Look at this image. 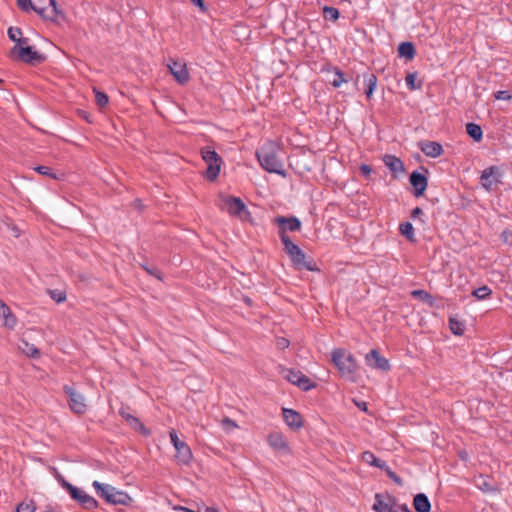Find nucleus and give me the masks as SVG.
Masks as SVG:
<instances>
[{
  "mask_svg": "<svg viewBox=\"0 0 512 512\" xmlns=\"http://www.w3.org/2000/svg\"><path fill=\"white\" fill-rule=\"evenodd\" d=\"M133 206L139 210L143 208L142 201L140 199H135L133 202Z\"/></svg>",
  "mask_w": 512,
  "mask_h": 512,
  "instance_id": "e2e57ef3",
  "label": "nucleus"
},
{
  "mask_svg": "<svg viewBox=\"0 0 512 512\" xmlns=\"http://www.w3.org/2000/svg\"><path fill=\"white\" fill-rule=\"evenodd\" d=\"M53 469L56 470L55 468H53ZM55 472H56L57 481L67 491V487L72 486V484L69 483L68 481H66L65 478L60 473H58L57 471H55Z\"/></svg>",
  "mask_w": 512,
  "mask_h": 512,
  "instance_id": "3c124183",
  "label": "nucleus"
},
{
  "mask_svg": "<svg viewBox=\"0 0 512 512\" xmlns=\"http://www.w3.org/2000/svg\"><path fill=\"white\" fill-rule=\"evenodd\" d=\"M331 358L342 377H345L351 382L356 381L358 364L351 353L347 352L345 349L338 348L332 351Z\"/></svg>",
  "mask_w": 512,
  "mask_h": 512,
  "instance_id": "f03ea898",
  "label": "nucleus"
},
{
  "mask_svg": "<svg viewBox=\"0 0 512 512\" xmlns=\"http://www.w3.org/2000/svg\"><path fill=\"white\" fill-rule=\"evenodd\" d=\"M119 414L135 431L140 432L144 436H148L150 434V431L142 424V422L128 412V408L122 407L119 410Z\"/></svg>",
  "mask_w": 512,
  "mask_h": 512,
  "instance_id": "dca6fc26",
  "label": "nucleus"
},
{
  "mask_svg": "<svg viewBox=\"0 0 512 512\" xmlns=\"http://www.w3.org/2000/svg\"><path fill=\"white\" fill-rule=\"evenodd\" d=\"M222 209H225L231 216H237L241 220H248L251 213L247 210L245 203L238 197L221 196Z\"/></svg>",
  "mask_w": 512,
  "mask_h": 512,
  "instance_id": "0eeeda50",
  "label": "nucleus"
},
{
  "mask_svg": "<svg viewBox=\"0 0 512 512\" xmlns=\"http://www.w3.org/2000/svg\"><path fill=\"white\" fill-rule=\"evenodd\" d=\"M397 507H399L400 511L401 512H413L409 509V507L407 506V504H401V505H398Z\"/></svg>",
  "mask_w": 512,
  "mask_h": 512,
  "instance_id": "0e129e2a",
  "label": "nucleus"
},
{
  "mask_svg": "<svg viewBox=\"0 0 512 512\" xmlns=\"http://www.w3.org/2000/svg\"><path fill=\"white\" fill-rule=\"evenodd\" d=\"M170 64H168V68L177 82L181 85L186 84L189 81V72L187 70L185 63L177 62L173 59H170Z\"/></svg>",
  "mask_w": 512,
  "mask_h": 512,
  "instance_id": "ddd939ff",
  "label": "nucleus"
},
{
  "mask_svg": "<svg viewBox=\"0 0 512 512\" xmlns=\"http://www.w3.org/2000/svg\"><path fill=\"white\" fill-rule=\"evenodd\" d=\"M274 223L279 226V230L285 229V233L287 231L295 232L301 229V221L294 216H277L274 218Z\"/></svg>",
  "mask_w": 512,
  "mask_h": 512,
  "instance_id": "a211bd4d",
  "label": "nucleus"
},
{
  "mask_svg": "<svg viewBox=\"0 0 512 512\" xmlns=\"http://www.w3.org/2000/svg\"><path fill=\"white\" fill-rule=\"evenodd\" d=\"M363 80H364V83H365V94H366V97L368 99H370L373 95V92L376 88V85H377V77L375 76V74L371 73V72H365L363 74Z\"/></svg>",
  "mask_w": 512,
  "mask_h": 512,
  "instance_id": "bb28decb",
  "label": "nucleus"
},
{
  "mask_svg": "<svg viewBox=\"0 0 512 512\" xmlns=\"http://www.w3.org/2000/svg\"><path fill=\"white\" fill-rule=\"evenodd\" d=\"M416 77H417L416 72L407 73V75L405 77L406 85H407L408 89L411 91L418 90V89L422 88V85H423L422 81L417 82Z\"/></svg>",
  "mask_w": 512,
  "mask_h": 512,
  "instance_id": "473e14b6",
  "label": "nucleus"
},
{
  "mask_svg": "<svg viewBox=\"0 0 512 512\" xmlns=\"http://www.w3.org/2000/svg\"><path fill=\"white\" fill-rule=\"evenodd\" d=\"M20 349L30 358L36 359L40 357L39 350L33 344H30L27 341L21 342Z\"/></svg>",
  "mask_w": 512,
  "mask_h": 512,
  "instance_id": "7c9ffc66",
  "label": "nucleus"
},
{
  "mask_svg": "<svg viewBox=\"0 0 512 512\" xmlns=\"http://www.w3.org/2000/svg\"><path fill=\"white\" fill-rule=\"evenodd\" d=\"M502 237L505 243H509L512 245V232L504 231L502 233Z\"/></svg>",
  "mask_w": 512,
  "mask_h": 512,
  "instance_id": "4d7b16f0",
  "label": "nucleus"
},
{
  "mask_svg": "<svg viewBox=\"0 0 512 512\" xmlns=\"http://www.w3.org/2000/svg\"><path fill=\"white\" fill-rule=\"evenodd\" d=\"M411 296L413 298L419 299L422 302L428 304V306L431 307V308L436 306L435 298L430 293H428L425 290H422V289L413 290L411 292Z\"/></svg>",
  "mask_w": 512,
  "mask_h": 512,
  "instance_id": "cd10ccee",
  "label": "nucleus"
},
{
  "mask_svg": "<svg viewBox=\"0 0 512 512\" xmlns=\"http://www.w3.org/2000/svg\"><path fill=\"white\" fill-rule=\"evenodd\" d=\"M362 460L369 465H372L377 468H386V462L377 458L372 452L365 451L362 454Z\"/></svg>",
  "mask_w": 512,
  "mask_h": 512,
  "instance_id": "c85d7f7f",
  "label": "nucleus"
},
{
  "mask_svg": "<svg viewBox=\"0 0 512 512\" xmlns=\"http://www.w3.org/2000/svg\"><path fill=\"white\" fill-rule=\"evenodd\" d=\"M8 37L13 42H17L20 37H22V31L18 27H10L7 31Z\"/></svg>",
  "mask_w": 512,
  "mask_h": 512,
  "instance_id": "c03bdc74",
  "label": "nucleus"
},
{
  "mask_svg": "<svg viewBox=\"0 0 512 512\" xmlns=\"http://www.w3.org/2000/svg\"><path fill=\"white\" fill-rule=\"evenodd\" d=\"M466 133L476 142L481 141L483 138L482 128L476 123H467Z\"/></svg>",
  "mask_w": 512,
  "mask_h": 512,
  "instance_id": "c756f323",
  "label": "nucleus"
},
{
  "mask_svg": "<svg viewBox=\"0 0 512 512\" xmlns=\"http://www.w3.org/2000/svg\"><path fill=\"white\" fill-rule=\"evenodd\" d=\"M502 172L500 168L497 166H490L486 168L481 175L482 186L490 191L493 185H496L501 182Z\"/></svg>",
  "mask_w": 512,
  "mask_h": 512,
  "instance_id": "f8f14e48",
  "label": "nucleus"
},
{
  "mask_svg": "<svg viewBox=\"0 0 512 512\" xmlns=\"http://www.w3.org/2000/svg\"><path fill=\"white\" fill-rule=\"evenodd\" d=\"M384 164L389 168V170L393 173L394 177H397L398 174L403 173L405 171L404 164L400 158L395 155L386 154L383 157Z\"/></svg>",
  "mask_w": 512,
  "mask_h": 512,
  "instance_id": "412c9836",
  "label": "nucleus"
},
{
  "mask_svg": "<svg viewBox=\"0 0 512 512\" xmlns=\"http://www.w3.org/2000/svg\"><path fill=\"white\" fill-rule=\"evenodd\" d=\"M399 230L401 234L409 241L415 240L414 228L410 222H404L400 224Z\"/></svg>",
  "mask_w": 512,
  "mask_h": 512,
  "instance_id": "72a5a7b5",
  "label": "nucleus"
},
{
  "mask_svg": "<svg viewBox=\"0 0 512 512\" xmlns=\"http://www.w3.org/2000/svg\"><path fill=\"white\" fill-rule=\"evenodd\" d=\"M398 506V500L391 494H375V501L373 504V510L376 512H398L396 507Z\"/></svg>",
  "mask_w": 512,
  "mask_h": 512,
  "instance_id": "9d476101",
  "label": "nucleus"
},
{
  "mask_svg": "<svg viewBox=\"0 0 512 512\" xmlns=\"http://www.w3.org/2000/svg\"><path fill=\"white\" fill-rule=\"evenodd\" d=\"M256 156L263 169L270 173L284 175L283 164L277 157L276 145L273 142L264 144L257 150Z\"/></svg>",
  "mask_w": 512,
  "mask_h": 512,
  "instance_id": "7ed1b4c3",
  "label": "nucleus"
},
{
  "mask_svg": "<svg viewBox=\"0 0 512 512\" xmlns=\"http://www.w3.org/2000/svg\"><path fill=\"white\" fill-rule=\"evenodd\" d=\"M118 512H124L123 510H119Z\"/></svg>",
  "mask_w": 512,
  "mask_h": 512,
  "instance_id": "774afa93",
  "label": "nucleus"
},
{
  "mask_svg": "<svg viewBox=\"0 0 512 512\" xmlns=\"http://www.w3.org/2000/svg\"><path fill=\"white\" fill-rule=\"evenodd\" d=\"M50 297L55 300L57 303H61L66 300V293L64 291L55 289L48 290Z\"/></svg>",
  "mask_w": 512,
  "mask_h": 512,
  "instance_id": "a19ab883",
  "label": "nucleus"
},
{
  "mask_svg": "<svg viewBox=\"0 0 512 512\" xmlns=\"http://www.w3.org/2000/svg\"><path fill=\"white\" fill-rule=\"evenodd\" d=\"M413 507L417 512H430L431 503L424 493H418L413 498Z\"/></svg>",
  "mask_w": 512,
  "mask_h": 512,
  "instance_id": "b1692460",
  "label": "nucleus"
},
{
  "mask_svg": "<svg viewBox=\"0 0 512 512\" xmlns=\"http://www.w3.org/2000/svg\"><path fill=\"white\" fill-rule=\"evenodd\" d=\"M282 415L285 423L292 429L298 430L303 426L302 417L294 409L283 408Z\"/></svg>",
  "mask_w": 512,
  "mask_h": 512,
  "instance_id": "6ab92c4d",
  "label": "nucleus"
},
{
  "mask_svg": "<svg viewBox=\"0 0 512 512\" xmlns=\"http://www.w3.org/2000/svg\"><path fill=\"white\" fill-rule=\"evenodd\" d=\"M63 390L69 397V407L71 410L77 414H83L87 408L84 396L69 385H64Z\"/></svg>",
  "mask_w": 512,
  "mask_h": 512,
  "instance_id": "9b49d317",
  "label": "nucleus"
},
{
  "mask_svg": "<svg viewBox=\"0 0 512 512\" xmlns=\"http://www.w3.org/2000/svg\"><path fill=\"white\" fill-rule=\"evenodd\" d=\"M449 328L454 335L461 336L464 333V323L459 321L456 317L449 318Z\"/></svg>",
  "mask_w": 512,
  "mask_h": 512,
  "instance_id": "2f4dec72",
  "label": "nucleus"
},
{
  "mask_svg": "<svg viewBox=\"0 0 512 512\" xmlns=\"http://www.w3.org/2000/svg\"><path fill=\"white\" fill-rule=\"evenodd\" d=\"M34 510L35 506L32 501L30 503L22 502L16 508V512H34Z\"/></svg>",
  "mask_w": 512,
  "mask_h": 512,
  "instance_id": "a18cd8bd",
  "label": "nucleus"
},
{
  "mask_svg": "<svg viewBox=\"0 0 512 512\" xmlns=\"http://www.w3.org/2000/svg\"><path fill=\"white\" fill-rule=\"evenodd\" d=\"M9 58L12 60H20L27 64H37L45 60V56L33 50L31 46L18 47L14 46L9 51Z\"/></svg>",
  "mask_w": 512,
  "mask_h": 512,
  "instance_id": "423d86ee",
  "label": "nucleus"
},
{
  "mask_svg": "<svg viewBox=\"0 0 512 512\" xmlns=\"http://www.w3.org/2000/svg\"><path fill=\"white\" fill-rule=\"evenodd\" d=\"M359 169L365 178H368L372 173V168L368 164H361Z\"/></svg>",
  "mask_w": 512,
  "mask_h": 512,
  "instance_id": "603ef678",
  "label": "nucleus"
},
{
  "mask_svg": "<svg viewBox=\"0 0 512 512\" xmlns=\"http://www.w3.org/2000/svg\"><path fill=\"white\" fill-rule=\"evenodd\" d=\"M96 103L99 107H105L108 104L109 98L106 93L101 91H95Z\"/></svg>",
  "mask_w": 512,
  "mask_h": 512,
  "instance_id": "37998d69",
  "label": "nucleus"
},
{
  "mask_svg": "<svg viewBox=\"0 0 512 512\" xmlns=\"http://www.w3.org/2000/svg\"><path fill=\"white\" fill-rule=\"evenodd\" d=\"M346 82L347 79L344 77V74L340 70L336 69L333 79L330 80V84L333 87L338 88L341 86L342 83Z\"/></svg>",
  "mask_w": 512,
  "mask_h": 512,
  "instance_id": "4c0bfd02",
  "label": "nucleus"
},
{
  "mask_svg": "<svg viewBox=\"0 0 512 512\" xmlns=\"http://www.w3.org/2000/svg\"><path fill=\"white\" fill-rule=\"evenodd\" d=\"M340 16V12L337 8L331 6L323 7V17L325 20L336 21Z\"/></svg>",
  "mask_w": 512,
  "mask_h": 512,
  "instance_id": "f704fd0d",
  "label": "nucleus"
},
{
  "mask_svg": "<svg viewBox=\"0 0 512 512\" xmlns=\"http://www.w3.org/2000/svg\"><path fill=\"white\" fill-rule=\"evenodd\" d=\"M416 50L412 42H402L398 46V55L410 61L415 57Z\"/></svg>",
  "mask_w": 512,
  "mask_h": 512,
  "instance_id": "a878e982",
  "label": "nucleus"
},
{
  "mask_svg": "<svg viewBox=\"0 0 512 512\" xmlns=\"http://www.w3.org/2000/svg\"><path fill=\"white\" fill-rule=\"evenodd\" d=\"M202 507H198V510H193V509H190V508H187V507H183V506H176L174 507V510H180V511H184V512H202Z\"/></svg>",
  "mask_w": 512,
  "mask_h": 512,
  "instance_id": "6e6d98bb",
  "label": "nucleus"
},
{
  "mask_svg": "<svg viewBox=\"0 0 512 512\" xmlns=\"http://www.w3.org/2000/svg\"><path fill=\"white\" fill-rule=\"evenodd\" d=\"M171 442L176 450V460L181 465H188L192 460V452L190 447L178 438L174 429L169 432Z\"/></svg>",
  "mask_w": 512,
  "mask_h": 512,
  "instance_id": "6e6552de",
  "label": "nucleus"
},
{
  "mask_svg": "<svg viewBox=\"0 0 512 512\" xmlns=\"http://www.w3.org/2000/svg\"><path fill=\"white\" fill-rule=\"evenodd\" d=\"M92 486L97 492V495L104 499L106 502L111 504L112 500V493L114 491V487L108 484L100 483L99 481H94L92 483Z\"/></svg>",
  "mask_w": 512,
  "mask_h": 512,
  "instance_id": "5701e85b",
  "label": "nucleus"
},
{
  "mask_svg": "<svg viewBox=\"0 0 512 512\" xmlns=\"http://www.w3.org/2000/svg\"><path fill=\"white\" fill-rule=\"evenodd\" d=\"M36 6H45L48 8V10L51 8L48 4V1L47 0H37V4H35Z\"/></svg>",
  "mask_w": 512,
  "mask_h": 512,
  "instance_id": "680f3d73",
  "label": "nucleus"
},
{
  "mask_svg": "<svg viewBox=\"0 0 512 512\" xmlns=\"http://www.w3.org/2000/svg\"><path fill=\"white\" fill-rule=\"evenodd\" d=\"M18 7L28 12L30 10L35 11L38 15H40L45 20L56 21L59 17L64 19V13L58 8L56 0H47L49 6L51 7L49 10L45 6H36L32 3L31 0H16Z\"/></svg>",
  "mask_w": 512,
  "mask_h": 512,
  "instance_id": "20e7f679",
  "label": "nucleus"
},
{
  "mask_svg": "<svg viewBox=\"0 0 512 512\" xmlns=\"http://www.w3.org/2000/svg\"><path fill=\"white\" fill-rule=\"evenodd\" d=\"M366 362L367 365H369L372 368L379 369L381 371L390 370L389 361L385 357L381 356L376 349H372L366 355Z\"/></svg>",
  "mask_w": 512,
  "mask_h": 512,
  "instance_id": "2eb2a0df",
  "label": "nucleus"
},
{
  "mask_svg": "<svg viewBox=\"0 0 512 512\" xmlns=\"http://www.w3.org/2000/svg\"><path fill=\"white\" fill-rule=\"evenodd\" d=\"M195 6L199 7L201 11H206L207 7L204 0H190Z\"/></svg>",
  "mask_w": 512,
  "mask_h": 512,
  "instance_id": "5fc2aeb1",
  "label": "nucleus"
},
{
  "mask_svg": "<svg viewBox=\"0 0 512 512\" xmlns=\"http://www.w3.org/2000/svg\"><path fill=\"white\" fill-rule=\"evenodd\" d=\"M82 116H83V118H85L86 120H88V117H87V115H86V113H85V112H82Z\"/></svg>",
  "mask_w": 512,
  "mask_h": 512,
  "instance_id": "338daca9",
  "label": "nucleus"
},
{
  "mask_svg": "<svg viewBox=\"0 0 512 512\" xmlns=\"http://www.w3.org/2000/svg\"><path fill=\"white\" fill-rule=\"evenodd\" d=\"M354 402L358 408H360L362 411L367 412V403L366 402H357V401H354Z\"/></svg>",
  "mask_w": 512,
  "mask_h": 512,
  "instance_id": "052dcab7",
  "label": "nucleus"
},
{
  "mask_svg": "<svg viewBox=\"0 0 512 512\" xmlns=\"http://www.w3.org/2000/svg\"><path fill=\"white\" fill-rule=\"evenodd\" d=\"M67 492L70 497L78 502L84 509L91 510L98 507V502L95 498L74 485L67 487Z\"/></svg>",
  "mask_w": 512,
  "mask_h": 512,
  "instance_id": "1a4fd4ad",
  "label": "nucleus"
},
{
  "mask_svg": "<svg viewBox=\"0 0 512 512\" xmlns=\"http://www.w3.org/2000/svg\"><path fill=\"white\" fill-rule=\"evenodd\" d=\"M298 380L299 381L297 383V386L304 391H309L310 389L316 387V383L312 382L311 379L308 378L303 373L301 374L300 378H298Z\"/></svg>",
  "mask_w": 512,
  "mask_h": 512,
  "instance_id": "c9c22d12",
  "label": "nucleus"
},
{
  "mask_svg": "<svg viewBox=\"0 0 512 512\" xmlns=\"http://www.w3.org/2000/svg\"><path fill=\"white\" fill-rule=\"evenodd\" d=\"M491 293V289L488 286L484 285L473 290L472 295L478 300H484L488 298L491 295Z\"/></svg>",
  "mask_w": 512,
  "mask_h": 512,
  "instance_id": "e433bc0d",
  "label": "nucleus"
},
{
  "mask_svg": "<svg viewBox=\"0 0 512 512\" xmlns=\"http://www.w3.org/2000/svg\"><path fill=\"white\" fill-rule=\"evenodd\" d=\"M409 181L414 188V195L420 197L424 194L428 186L427 177L417 171H413L409 176Z\"/></svg>",
  "mask_w": 512,
  "mask_h": 512,
  "instance_id": "f3484780",
  "label": "nucleus"
},
{
  "mask_svg": "<svg viewBox=\"0 0 512 512\" xmlns=\"http://www.w3.org/2000/svg\"><path fill=\"white\" fill-rule=\"evenodd\" d=\"M202 508H203L204 512H219L216 508L208 507V506H205V505H203Z\"/></svg>",
  "mask_w": 512,
  "mask_h": 512,
  "instance_id": "69168bd1",
  "label": "nucleus"
},
{
  "mask_svg": "<svg viewBox=\"0 0 512 512\" xmlns=\"http://www.w3.org/2000/svg\"><path fill=\"white\" fill-rule=\"evenodd\" d=\"M419 146L421 151L431 158H437L444 153L442 145L435 141H422Z\"/></svg>",
  "mask_w": 512,
  "mask_h": 512,
  "instance_id": "aec40b11",
  "label": "nucleus"
},
{
  "mask_svg": "<svg viewBox=\"0 0 512 512\" xmlns=\"http://www.w3.org/2000/svg\"><path fill=\"white\" fill-rule=\"evenodd\" d=\"M34 170L41 175H45V176L51 177L53 179H58L57 175L48 166L40 165V166L35 167Z\"/></svg>",
  "mask_w": 512,
  "mask_h": 512,
  "instance_id": "79ce46f5",
  "label": "nucleus"
},
{
  "mask_svg": "<svg viewBox=\"0 0 512 512\" xmlns=\"http://www.w3.org/2000/svg\"><path fill=\"white\" fill-rule=\"evenodd\" d=\"M132 502L133 499L128 493L120 491L114 487L111 504L129 506Z\"/></svg>",
  "mask_w": 512,
  "mask_h": 512,
  "instance_id": "393cba45",
  "label": "nucleus"
},
{
  "mask_svg": "<svg viewBox=\"0 0 512 512\" xmlns=\"http://www.w3.org/2000/svg\"><path fill=\"white\" fill-rule=\"evenodd\" d=\"M201 155L202 159L208 165L205 177L211 182L215 181L220 173L222 158L210 147H203L201 149Z\"/></svg>",
  "mask_w": 512,
  "mask_h": 512,
  "instance_id": "39448f33",
  "label": "nucleus"
},
{
  "mask_svg": "<svg viewBox=\"0 0 512 512\" xmlns=\"http://www.w3.org/2000/svg\"><path fill=\"white\" fill-rule=\"evenodd\" d=\"M278 234L282 244L284 245L283 250L289 256L295 269H305L307 271L319 270L312 258L309 260L306 259L304 251L290 239L287 233H285V229H280Z\"/></svg>",
  "mask_w": 512,
  "mask_h": 512,
  "instance_id": "f257e3e1",
  "label": "nucleus"
},
{
  "mask_svg": "<svg viewBox=\"0 0 512 512\" xmlns=\"http://www.w3.org/2000/svg\"><path fill=\"white\" fill-rule=\"evenodd\" d=\"M267 441L269 445L277 452H281L284 454L291 453V449L288 445V442L284 438L281 432H272L268 435Z\"/></svg>",
  "mask_w": 512,
  "mask_h": 512,
  "instance_id": "4468645a",
  "label": "nucleus"
},
{
  "mask_svg": "<svg viewBox=\"0 0 512 512\" xmlns=\"http://www.w3.org/2000/svg\"><path fill=\"white\" fill-rule=\"evenodd\" d=\"M28 42H29V39H28V38L20 37V38L18 39V41L16 42V45H15V46H18V47H25V46H29V45H28Z\"/></svg>",
  "mask_w": 512,
  "mask_h": 512,
  "instance_id": "bf43d9fd",
  "label": "nucleus"
},
{
  "mask_svg": "<svg viewBox=\"0 0 512 512\" xmlns=\"http://www.w3.org/2000/svg\"><path fill=\"white\" fill-rule=\"evenodd\" d=\"M511 94L507 90H500L494 93V98L497 100H510Z\"/></svg>",
  "mask_w": 512,
  "mask_h": 512,
  "instance_id": "09e8293b",
  "label": "nucleus"
},
{
  "mask_svg": "<svg viewBox=\"0 0 512 512\" xmlns=\"http://www.w3.org/2000/svg\"><path fill=\"white\" fill-rule=\"evenodd\" d=\"M0 317L4 319V326L13 329L16 326L17 319L10 308L0 299Z\"/></svg>",
  "mask_w": 512,
  "mask_h": 512,
  "instance_id": "4be33fe9",
  "label": "nucleus"
},
{
  "mask_svg": "<svg viewBox=\"0 0 512 512\" xmlns=\"http://www.w3.org/2000/svg\"><path fill=\"white\" fill-rule=\"evenodd\" d=\"M141 266H142V268H143V269H144L148 274H150V275H152V276L156 277L157 279H160V280L162 279V278H161V273H160V271L158 270V268H157V267H155V266L149 267V266H147V265H145V264H143V265H141Z\"/></svg>",
  "mask_w": 512,
  "mask_h": 512,
  "instance_id": "de8ad7c7",
  "label": "nucleus"
},
{
  "mask_svg": "<svg viewBox=\"0 0 512 512\" xmlns=\"http://www.w3.org/2000/svg\"><path fill=\"white\" fill-rule=\"evenodd\" d=\"M381 469L385 471L387 477L389 479H391L396 485H398V486L403 485V480L394 471H392L387 464H386V468H381Z\"/></svg>",
  "mask_w": 512,
  "mask_h": 512,
  "instance_id": "58836bf2",
  "label": "nucleus"
},
{
  "mask_svg": "<svg viewBox=\"0 0 512 512\" xmlns=\"http://www.w3.org/2000/svg\"><path fill=\"white\" fill-rule=\"evenodd\" d=\"M423 214V210L420 207H415L411 212V217L413 219L418 218L420 215Z\"/></svg>",
  "mask_w": 512,
  "mask_h": 512,
  "instance_id": "13d9d810",
  "label": "nucleus"
},
{
  "mask_svg": "<svg viewBox=\"0 0 512 512\" xmlns=\"http://www.w3.org/2000/svg\"><path fill=\"white\" fill-rule=\"evenodd\" d=\"M221 424L223 429L228 432L237 427L236 422L228 417H224L221 421Z\"/></svg>",
  "mask_w": 512,
  "mask_h": 512,
  "instance_id": "49530a36",
  "label": "nucleus"
},
{
  "mask_svg": "<svg viewBox=\"0 0 512 512\" xmlns=\"http://www.w3.org/2000/svg\"><path fill=\"white\" fill-rule=\"evenodd\" d=\"M482 482L478 484L479 489H481L483 492H489L492 491L493 488L489 485V483L481 476Z\"/></svg>",
  "mask_w": 512,
  "mask_h": 512,
  "instance_id": "864d4df0",
  "label": "nucleus"
},
{
  "mask_svg": "<svg viewBox=\"0 0 512 512\" xmlns=\"http://www.w3.org/2000/svg\"><path fill=\"white\" fill-rule=\"evenodd\" d=\"M302 372L299 370L288 369L285 378L292 384L297 385L298 378H300Z\"/></svg>",
  "mask_w": 512,
  "mask_h": 512,
  "instance_id": "ea45409f",
  "label": "nucleus"
},
{
  "mask_svg": "<svg viewBox=\"0 0 512 512\" xmlns=\"http://www.w3.org/2000/svg\"><path fill=\"white\" fill-rule=\"evenodd\" d=\"M289 340L284 337H279L276 340V346L278 349L284 350L289 347Z\"/></svg>",
  "mask_w": 512,
  "mask_h": 512,
  "instance_id": "8fccbe9b",
  "label": "nucleus"
}]
</instances>
